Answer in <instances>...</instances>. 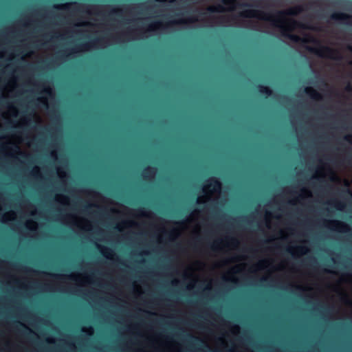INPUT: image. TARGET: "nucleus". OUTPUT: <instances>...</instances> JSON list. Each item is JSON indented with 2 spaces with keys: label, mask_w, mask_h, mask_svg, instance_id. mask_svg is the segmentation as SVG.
Here are the masks:
<instances>
[{
  "label": "nucleus",
  "mask_w": 352,
  "mask_h": 352,
  "mask_svg": "<svg viewBox=\"0 0 352 352\" xmlns=\"http://www.w3.org/2000/svg\"><path fill=\"white\" fill-rule=\"evenodd\" d=\"M244 16H245V17L257 16V13L253 10L245 11V12L244 13Z\"/></svg>",
  "instance_id": "obj_9"
},
{
  "label": "nucleus",
  "mask_w": 352,
  "mask_h": 352,
  "mask_svg": "<svg viewBox=\"0 0 352 352\" xmlns=\"http://www.w3.org/2000/svg\"><path fill=\"white\" fill-rule=\"evenodd\" d=\"M276 26H278V27H279V26H280V27H281V26H282V25H280V24H276Z\"/></svg>",
  "instance_id": "obj_17"
},
{
  "label": "nucleus",
  "mask_w": 352,
  "mask_h": 352,
  "mask_svg": "<svg viewBox=\"0 0 352 352\" xmlns=\"http://www.w3.org/2000/svg\"><path fill=\"white\" fill-rule=\"evenodd\" d=\"M166 28V27L161 23H153L149 25L147 29V32L148 34H152L156 31H161Z\"/></svg>",
  "instance_id": "obj_3"
},
{
  "label": "nucleus",
  "mask_w": 352,
  "mask_h": 352,
  "mask_svg": "<svg viewBox=\"0 0 352 352\" xmlns=\"http://www.w3.org/2000/svg\"><path fill=\"white\" fill-rule=\"evenodd\" d=\"M58 174L60 175V177H62V173L59 170H58Z\"/></svg>",
  "instance_id": "obj_15"
},
{
  "label": "nucleus",
  "mask_w": 352,
  "mask_h": 352,
  "mask_svg": "<svg viewBox=\"0 0 352 352\" xmlns=\"http://www.w3.org/2000/svg\"><path fill=\"white\" fill-rule=\"evenodd\" d=\"M62 6H61V5H58L57 6H56V8H60V7H62Z\"/></svg>",
  "instance_id": "obj_16"
},
{
  "label": "nucleus",
  "mask_w": 352,
  "mask_h": 352,
  "mask_svg": "<svg viewBox=\"0 0 352 352\" xmlns=\"http://www.w3.org/2000/svg\"><path fill=\"white\" fill-rule=\"evenodd\" d=\"M299 11H300V8H295L294 10H290L289 12V14H297Z\"/></svg>",
  "instance_id": "obj_11"
},
{
  "label": "nucleus",
  "mask_w": 352,
  "mask_h": 352,
  "mask_svg": "<svg viewBox=\"0 0 352 352\" xmlns=\"http://www.w3.org/2000/svg\"><path fill=\"white\" fill-rule=\"evenodd\" d=\"M197 215V212H192L190 216V220H192Z\"/></svg>",
  "instance_id": "obj_12"
},
{
  "label": "nucleus",
  "mask_w": 352,
  "mask_h": 352,
  "mask_svg": "<svg viewBox=\"0 0 352 352\" xmlns=\"http://www.w3.org/2000/svg\"><path fill=\"white\" fill-rule=\"evenodd\" d=\"M216 24H220V25L226 26V25H235L236 23L234 21H218V22L210 23V25H216Z\"/></svg>",
  "instance_id": "obj_5"
},
{
  "label": "nucleus",
  "mask_w": 352,
  "mask_h": 352,
  "mask_svg": "<svg viewBox=\"0 0 352 352\" xmlns=\"http://www.w3.org/2000/svg\"><path fill=\"white\" fill-rule=\"evenodd\" d=\"M102 253L103 254L106 256V257H109V254H107L103 250H102Z\"/></svg>",
  "instance_id": "obj_14"
},
{
  "label": "nucleus",
  "mask_w": 352,
  "mask_h": 352,
  "mask_svg": "<svg viewBox=\"0 0 352 352\" xmlns=\"http://www.w3.org/2000/svg\"><path fill=\"white\" fill-rule=\"evenodd\" d=\"M157 1H172L173 0H156Z\"/></svg>",
  "instance_id": "obj_13"
},
{
  "label": "nucleus",
  "mask_w": 352,
  "mask_h": 352,
  "mask_svg": "<svg viewBox=\"0 0 352 352\" xmlns=\"http://www.w3.org/2000/svg\"><path fill=\"white\" fill-rule=\"evenodd\" d=\"M156 173V170L155 168L148 167L143 171V177L145 178H152Z\"/></svg>",
  "instance_id": "obj_4"
},
{
  "label": "nucleus",
  "mask_w": 352,
  "mask_h": 352,
  "mask_svg": "<svg viewBox=\"0 0 352 352\" xmlns=\"http://www.w3.org/2000/svg\"><path fill=\"white\" fill-rule=\"evenodd\" d=\"M223 4L225 7L221 6H214L210 8L212 12H221L226 10H230L234 8L233 0H224Z\"/></svg>",
  "instance_id": "obj_2"
},
{
  "label": "nucleus",
  "mask_w": 352,
  "mask_h": 352,
  "mask_svg": "<svg viewBox=\"0 0 352 352\" xmlns=\"http://www.w3.org/2000/svg\"><path fill=\"white\" fill-rule=\"evenodd\" d=\"M258 89H259V91L262 94L265 95V96H270L272 93V91L267 87L259 86Z\"/></svg>",
  "instance_id": "obj_6"
},
{
  "label": "nucleus",
  "mask_w": 352,
  "mask_h": 352,
  "mask_svg": "<svg viewBox=\"0 0 352 352\" xmlns=\"http://www.w3.org/2000/svg\"><path fill=\"white\" fill-rule=\"evenodd\" d=\"M140 32L139 34H138L135 38H143V37H146V36H148V35H150L151 34H148L147 32V30H144L142 32V30H140Z\"/></svg>",
  "instance_id": "obj_8"
},
{
  "label": "nucleus",
  "mask_w": 352,
  "mask_h": 352,
  "mask_svg": "<svg viewBox=\"0 0 352 352\" xmlns=\"http://www.w3.org/2000/svg\"><path fill=\"white\" fill-rule=\"evenodd\" d=\"M14 217H15V214L14 212H10L3 217V221H8L9 220L14 219Z\"/></svg>",
  "instance_id": "obj_7"
},
{
  "label": "nucleus",
  "mask_w": 352,
  "mask_h": 352,
  "mask_svg": "<svg viewBox=\"0 0 352 352\" xmlns=\"http://www.w3.org/2000/svg\"><path fill=\"white\" fill-rule=\"evenodd\" d=\"M26 226L30 230H34L37 227L36 223L35 222H34V221H28V222H27Z\"/></svg>",
  "instance_id": "obj_10"
},
{
  "label": "nucleus",
  "mask_w": 352,
  "mask_h": 352,
  "mask_svg": "<svg viewBox=\"0 0 352 352\" xmlns=\"http://www.w3.org/2000/svg\"><path fill=\"white\" fill-rule=\"evenodd\" d=\"M221 191V183L215 178L208 179L202 189L201 194L198 196L197 203H204L206 200L217 197Z\"/></svg>",
  "instance_id": "obj_1"
}]
</instances>
